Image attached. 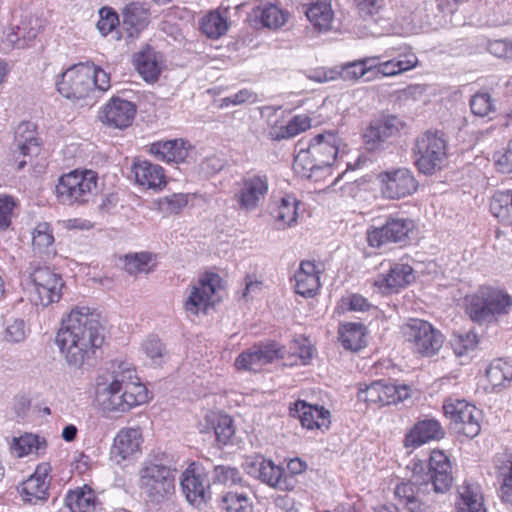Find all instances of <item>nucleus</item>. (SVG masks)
Here are the masks:
<instances>
[{
	"label": "nucleus",
	"instance_id": "obj_1",
	"mask_svg": "<svg viewBox=\"0 0 512 512\" xmlns=\"http://www.w3.org/2000/svg\"><path fill=\"white\" fill-rule=\"evenodd\" d=\"M104 342L99 314L88 307H75L62 319L55 343L71 368L80 369L93 358Z\"/></svg>",
	"mask_w": 512,
	"mask_h": 512
},
{
	"label": "nucleus",
	"instance_id": "obj_2",
	"mask_svg": "<svg viewBox=\"0 0 512 512\" xmlns=\"http://www.w3.org/2000/svg\"><path fill=\"white\" fill-rule=\"evenodd\" d=\"M453 477L448 457L440 452H432L426 478L422 481L417 476L408 482H402L395 488V496L399 503L409 512H432L431 506L423 501L422 494L431 484L436 493H444L451 487Z\"/></svg>",
	"mask_w": 512,
	"mask_h": 512
},
{
	"label": "nucleus",
	"instance_id": "obj_3",
	"mask_svg": "<svg viewBox=\"0 0 512 512\" xmlns=\"http://www.w3.org/2000/svg\"><path fill=\"white\" fill-rule=\"evenodd\" d=\"M176 472L172 456L165 453L145 461L139 470L141 494L152 504L168 501L175 493Z\"/></svg>",
	"mask_w": 512,
	"mask_h": 512
},
{
	"label": "nucleus",
	"instance_id": "obj_4",
	"mask_svg": "<svg viewBox=\"0 0 512 512\" xmlns=\"http://www.w3.org/2000/svg\"><path fill=\"white\" fill-rule=\"evenodd\" d=\"M340 138L333 132L316 135L307 148L298 144L299 151L295 156L294 165L301 167L308 178L320 170L330 168L336 160Z\"/></svg>",
	"mask_w": 512,
	"mask_h": 512
},
{
	"label": "nucleus",
	"instance_id": "obj_5",
	"mask_svg": "<svg viewBox=\"0 0 512 512\" xmlns=\"http://www.w3.org/2000/svg\"><path fill=\"white\" fill-rule=\"evenodd\" d=\"M413 154L418 170L431 175L442 168L447 155V142L443 133L426 131L414 143Z\"/></svg>",
	"mask_w": 512,
	"mask_h": 512
},
{
	"label": "nucleus",
	"instance_id": "obj_6",
	"mask_svg": "<svg viewBox=\"0 0 512 512\" xmlns=\"http://www.w3.org/2000/svg\"><path fill=\"white\" fill-rule=\"evenodd\" d=\"M511 305L509 295L491 288H483L472 296L467 312L474 322L491 323L496 321L498 316L507 314Z\"/></svg>",
	"mask_w": 512,
	"mask_h": 512
},
{
	"label": "nucleus",
	"instance_id": "obj_7",
	"mask_svg": "<svg viewBox=\"0 0 512 512\" xmlns=\"http://www.w3.org/2000/svg\"><path fill=\"white\" fill-rule=\"evenodd\" d=\"M97 186L96 174L92 171H72L59 178L56 194L64 204L85 203L93 196Z\"/></svg>",
	"mask_w": 512,
	"mask_h": 512
},
{
	"label": "nucleus",
	"instance_id": "obj_8",
	"mask_svg": "<svg viewBox=\"0 0 512 512\" xmlns=\"http://www.w3.org/2000/svg\"><path fill=\"white\" fill-rule=\"evenodd\" d=\"M402 333L413 352L422 356H433L442 347L444 337L427 321L410 319L402 327Z\"/></svg>",
	"mask_w": 512,
	"mask_h": 512
},
{
	"label": "nucleus",
	"instance_id": "obj_9",
	"mask_svg": "<svg viewBox=\"0 0 512 512\" xmlns=\"http://www.w3.org/2000/svg\"><path fill=\"white\" fill-rule=\"evenodd\" d=\"M92 71L88 63H79L69 67L57 81V90L70 100L86 99L93 93Z\"/></svg>",
	"mask_w": 512,
	"mask_h": 512
},
{
	"label": "nucleus",
	"instance_id": "obj_10",
	"mask_svg": "<svg viewBox=\"0 0 512 512\" xmlns=\"http://www.w3.org/2000/svg\"><path fill=\"white\" fill-rule=\"evenodd\" d=\"M100 386L98 383L97 401L105 413H125L149 400L148 394H134L111 384Z\"/></svg>",
	"mask_w": 512,
	"mask_h": 512
},
{
	"label": "nucleus",
	"instance_id": "obj_11",
	"mask_svg": "<svg viewBox=\"0 0 512 512\" xmlns=\"http://www.w3.org/2000/svg\"><path fill=\"white\" fill-rule=\"evenodd\" d=\"M269 190V182L266 174L247 173L239 183V189L233 195L239 210L244 212L255 211L265 199Z\"/></svg>",
	"mask_w": 512,
	"mask_h": 512
},
{
	"label": "nucleus",
	"instance_id": "obj_12",
	"mask_svg": "<svg viewBox=\"0 0 512 512\" xmlns=\"http://www.w3.org/2000/svg\"><path fill=\"white\" fill-rule=\"evenodd\" d=\"M443 409L445 416L455 424L457 432L468 438H474L480 433V411L474 405L465 400L449 399L445 401Z\"/></svg>",
	"mask_w": 512,
	"mask_h": 512
},
{
	"label": "nucleus",
	"instance_id": "obj_13",
	"mask_svg": "<svg viewBox=\"0 0 512 512\" xmlns=\"http://www.w3.org/2000/svg\"><path fill=\"white\" fill-rule=\"evenodd\" d=\"M220 277L215 273H206L190 286L189 294L184 301V309L198 315L206 313L210 305H214V295L220 286Z\"/></svg>",
	"mask_w": 512,
	"mask_h": 512
},
{
	"label": "nucleus",
	"instance_id": "obj_14",
	"mask_svg": "<svg viewBox=\"0 0 512 512\" xmlns=\"http://www.w3.org/2000/svg\"><path fill=\"white\" fill-rule=\"evenodd\" d=\"M30 278L35 287L36 304L48 306L61 299L64 282L62 277L49 267H34L30 272Z\"/></svg>",
	"mask_w": 512,
	"mask_h": 512
},
{
	"label": "nucleus",
	"instance_id": "obj_15",
	"mask_svg": "<svg viewBox=\"0 0 512 512\" xmlns=\"http://www.w3.org/2000/svg\"><path fill=\"white\" fill-rule=\"evenodd\" d=\"M247 473L268 486L280 490H292L294 488L293 477L286 474L283 467L273 461L258 457L247 462Z\"/></svg>",
	"mask_w": 512,
	"mask_h": 512
},
{
	"label": "nucleus",
	"instance_id": "obj_16",
	"mask_svg": "<svg viewBox=\"0 0 512 512\" xmlns=\"http://www.w3.org/2000/svg\"><path fill=\"white\" fill-rule=\"evenodd\" d=\"M382 193L389 199H400L412 195L418 189V181L407 168L393 169L379 174Z\"/></svg>",
	"mask_w": 512,
	"mask_h": 512
},
{
	"label": "nucleus",
	"instance_id": "obj_17",
	"mask_svg": "<svg viewBox=\"0 0 512 512\" xmlns=\"http://www.w3.org/2000/svg\"><path fill=\"white\" fill-rule=\"evenodd\" d=\"M413 229L414 222L411 219L390 217L383 226L368 231L367 241L371 247L377 248L388 243H401Z\"/></svg>",
	"mask_w": 512,
	"mask_h": 512
},
{
	"label": "nucleus",
	"instance_id": "obj_18",
	"mask_svg": "<svg viewBox=\"0 0 512 512\" xmlns=\"http://www.w3.org/2000/svg\"><path fill=\"white\" fill-rule=\"evenodd\" d=\"M181 488L189 503L201 506L210 499V484L207 475L192 463L182 474Z\"/></svg>",
	"mask_w": 512,
	"mask_h": 512
},
{
	"label": "nucleus",
	"instance_id": "obj_19",
	"mask_svg": "<svg viewBox=\"0 0 512 512\" xmlns=\"http://www.w3.org/2000/svg\"><path fill=\"white\" fill-rule=\"evenodd\" d=\"M135 114L132 102L113 97L100 111L99 120L108 127L123 129L131 125Z\"/></svg>",
	"mask_w": 512,
	"mask_h": 512
},
{
	"label": "nucleus",
	"instance_id": "obj_20",
	"mask_svg": "<svg viewBox=\"0 0 512 512\" xmlns=\"http://www.w3.org/2000/svg\"><path fill=\"white\" fill-rule=\"evenodd\" d=\"M14 158L17 169L21 170L27 164L26 158L37 155L40 151V143L36 137L35 125L31 122H21L15 130Z\"/></svg>",
	"mask_w": 512,
	"mask_h": 512
},
{
	"label": "nucleus",
	"instance_id": "obj_21",
	"mask_svg": "<svg viewBox=\"0 0 512 512\" xmlns=\"http://www.w3.org/2000/svg\"><path fill=\"white\" fill-rule=\"evenodd\" d=\"M402 127V121L394 115L383 116L372 121L363 135L367 149H377L388 138L396 135Z\"/></svg>",
	"mask_w": 512,
	"mask_h": 512
},
{
	"label": "nucleus",
	"instance_id": "obj_22",
	"mask_svg": "<svg viewBox=\"0 0 512 512\" xmlns=\"http://www.w3.org/2000/svg\"><path fill=\"white\" fill-rule=\"evenodd\" d=\"M44 24L45 21L37 16L25 17L19 25L9 30L6 34L5 42L10 48L23 49L37 37Z\"/></svg>",
	"mask_w": 512,
	"mask_h": 512
},
{
	"label": "nucleus",
	"instance_id": "obj_23",
	"mask_svg": "<svg viewBox=\"0 0 512 512\" xmlns=\"http://www.w3.org/2000/svg\"><path fill=\"white\" fill-rule=\"evenodd\" d=\"M445 431L435 419H424L414 424L411 430L405 435L404 446L416 448L430 441L444 438Z\"/></svg>",
	"mask_w": 512,
	"mask_h": 512
},
{
	"label": "nucleus",
	"instance_id": "obj_24",
	"mask_svg": "<svg viewBox=\"0 0 512 512\" xmlns=\"http://www.w3.org/2000/svg\"><path fill=\"white\" fill-rule=\"evenodd\" d=\"M142 434L139 428H123L114 438L111 457L120 463L129 459L140 450Z\"/></svg>",
	"mask_w": 512,
	"mask_h": 512
},
{
	"label": "nucleus",
	"instance_id": "obj_25",
	"mask_svg": "<svg viewBox=\"0 0 512 512\" xmlns=\"http://www.w3.org/2000/svg\"><path fill=\"white\" fill-rule=\"evenodd\" d=\"M319 266L314 261L305 260L295 274L296 292L305 297H312L320 288Z\"/></svg>",
	"mask_w": 512,
	"mask_h": 512
},
{
	"label": "nucleus",
	"instance_id": "obj_26",
	"mask_svg": "<svg viewBox=\"0 0 512 512\" xmlns=\"http://www.w3.org/2000/svg\"><path fill=\"white\" fill-rule=\"evenodd\" d=\"M161 56L150 46H146L134 55V65L146 82H154L161 73Z\"/></svg>",
	"mask_w": 512,
	"mask_h": 512
},
{
	"label": "nucleus",
	"instance_id": "obj_27",
	"mask_svg": "<svg viewBox=\"0 0 512 512\" xmlns=\"http://www.w3.org/2000/svg\"><path fill=\"white\" fill-rule=\"evenodd\" d=\"M295 413L303 427L308 429L328 427L330 412L324 407L307 404L298 400L295 404Z\"/></svg>",
	"mask_w": 512,
	"mask_h": 512
},
{
	"label": "nucleus",
	"instance_id": "obj_28",
	"mask_svg": "<svg viewBox=\"0 0 512 512\" xmlns=\"http://www.w3.org/2000/svg\"><path fill=\"white\" fill-rule=\"evenodd\" d=\"M417 63L418 59L413 53L400 55L398 58L374 65V72L372 73V76L366 77V81L401 74L416 67Z\"/></svg>",
	"mask_w": 512,
	"mask_h": 512
},
{
	"label": "nucleus",
	"instance_id": "obj_29",
	"mask_svg": "<svg viewBox=\"0 0 512 512\" xmlns=\"http://www.w3.org/2000/svg\"><path fill=\"white\" fill-rule=\"evenodd\" d=\"M111 385L130 390L134 394H148L146 387L140 382L135 369L127 362H119L112 370Z\"/></svg>",
	"mask_w": 512,
	"mask_h": 512
},
{
	"label": "nucleus",
	"instance_id": "obj_30",
	"mask_svg": "<svg viewBox=\"0 0 512 512\" xmlns=\"http://www.w3.org/2000/svg\"><path fill=\"white\" fill-rule=\"evenodd\" d=\"M304 13L313 25L320 31H329L332 28L334 13L328 0H317L305 6Z\"/></svg>",
	"mask_w": 512,
	"mask_h": 512
},
{
	"label": "nucleus",
	"instance_id": "obj_31",
	"mask_svg": "<svg viewBox=\"0 0 512 512\" xmlns=\"http://www.w3.org/2000/svg\"><path fill=\"white\" fill-rule=\"evenodd\" d=\"M311 127V119L306 115H296L287 124L271 125L267 137L272 141H281L295 137Z\"/></svg>",
	"mask_w": 512,
	"mask_h": 512
},
{
	"label": "nucleus",
	"instance_id": "obj_32",
	"mask_svg": "<svg viewBox=\"0 0 512 512\" xmlns=\"http://www.w3.org/2000/svg\"><path fill=\"white\" fill-rule=\"evenodd\" d=\"M151 152L159 159L167 162L183 163L189 154L187 142L182 139L154 143Z\"/></svg>",
	"mask_w": 512,
	"mask_h": 512
},
{
	"label": "nucleus",
	"instance_id": "obj_33",
	"mask_svg": "<svg viewBox=\"0 0 512 512\" xmlns=\"http://www.w3.org/2000/svg\"><path fill=\"white\" fill-rule=\"evenodd\" d=\"M136 182L147 188H160L165 184V175L161 166L148 161H138L133 165Z\"/></svg>",
	"mask_w": 512,
	"mask_h": 512
},
{
	"label": "nucleus",
	"instance_id": "obj_34",
	"mask_svg": "<svg viewBox=\"0 0 512 512\" xmlns=\"http://www.w3.org/2000/svg\"><path fill=\"white\" fill-rule=\"evenodd\" d=\"M414 280L413 269L407 264H394L386 275H382L376 281L380 287L397 289L410 284Z\"/></svg>",
	"mask_w": 512,
	"mask_h": 512
},
{
	"label": "nucleus",
	"instance_id": "obj_35",
	"mask_svg": "<svg viewBox=\"0 0 512 512\" xmlns=\"http://www.w3.org/2000/svg\"><path fill=\"white\" fill-rule=\"evenodd\" d=\"M459 494L458 512H486L478 485L465 482L460 487Z\"/></svg>",
	"mask_w": 512,
	"mask_h": 512
},
{
	"label": "nucleus",
	"instance_id": "obj_36",
	"mask_svg": "<svg viewBox=\"0 0 512 512\" xmlns=\"http://www.w3.org/2000/svg\"><path fill=\"white\" fill-rule=\"evenodd\" d=\"M18 458L28 454H40L47 448V441L44 438L32 433H25L20 437H14L10 446Z\"/></svg>",
	"mask_w": 512,
	"mask_h": 512
},
{
	"label": "nucleus",
	"instance_id": "obj_37",
	"mask_svg": "<svg viewBox=\"0 0 512 512\" xmlns=\"http://www.w3.org/2000/svg\"><path fill=\"white\" fill-rule=\"evenodd\" d=\"M492 215L504 225L512 224V190L496 191L490 200Z\"/></svg>",
	"mask_w": 512,
	"mask_h": 512
},
{
	"label": "nucleus",
	"instance_id": "obj_38",
	"mask_svg": "<svg viewBox=\"0 0 512 512\" xmlns=\"http://www.w3.org/2000/svg\"><path fill=\"white\" fill-rule=\"evenodd\" d=\"M339 341L351 351H359L365 346V327L360 323L344 324L339 330Z\"/></svg>",
	"mask_w": 512,
	"mask_h": 512
},
{
	"label": "nucleus",
	"instance_id": "obj_39",
	"mask_svg": "<svg viewBox=\"0 0 512 512\" xmlns=\"http://www.w3.org/2000/svg\"><path fill=\"white\" fill-rule=\"evenodd\" d=\"M206 421L211 425L218 443L226 445L235 433L233 420L230 416L218 413H210Z\"/></svg>",
	"mask_w": 512,
	"mask_h": 512
},
{
	"label": "nucleus",
	"instance_id": "obj_40",
	"mask_svg": "<svg viewBox=\"0 0 512 512\" xmlns=\"http://www.w3.org/2000/svg\"><path fill=\"white\" fill-rule=\"evenodd\" d=\"M299 202L292 195L281 198L280 204L272 211V215L280 228L291 226L297 220V206Z\"/></svg>",
	"mask_w": 512,
	"mask_h": 512
},
{
	"label": "nucleus",
	"instance_id": "obj_41",
	"mask_svg": "<svg viewBox=\"0 0 512 512\" xmlns=\"http://www.w3.org/2000/svg\"><path fill=\"white\" fill-rule=\"evenodd\" d=\"M19 491L23 500L32 504H36L38 501H46L49 496L48 483L32 476L21 483Z\"/></svg>",
	"mask_w": 512,
	"mask_h": 512
},
{
	"label": "nucleus",
	"instance_id": "obj_42",
	"mask_svg": "<svg viewBox=\"0 0 512 512\" xmlns=\"http://www.w3.org/2000/svg\"><path fill=\"white\" fill-rule=\"evenodd\" d=\"M65 501L71 512H92L95 509V496L91 489L70 491Z\"/></svg>",
	"mask_w": 512,
	"mask_h": 512
},
{
	"label": "nucleus",
	"instance_id": "obj_43",
	"mask_svg": "<svg viewBox=\"0 0 512 512\" xmlns=\"http://www.w3.org/2000/svg\"><path fill=\"white\" fill-rule=\"evenodd\" d=\"M380 406L399 403L409 397V388L406 385H397L387 380H378Z\"/></svg>",
	"mask_w": 512,
	"mask_h": 512
},
{
	"label": "nucleus",
	"instance_id": "obj_44",
	"mask_svg": "<svg viewBox=\"0 0 512 512\" xmlns=\"http://www.w3.org/2000/svg\"><path fill=\"white\" fill-rule=\"evenodd\" d=\"M377 58H364L344 64L341 70L338 71V78L344 80H358L364 76H372L374 72V65H368L374 62Z\"/></svg>",
	"mask_w": 512,
	"mask_h": 512
},
{
	"label": "nucleus",
	"instance_id": "obj_45",
	"mask_svg": "<svg viewBox=\"0 0 512 512\" xmlns=\"http://www.w3.org/2000/svg\"><path fill=\"white\" fill-rule=\"evenodd\" d=\"M123 24L136 32L142 30L149 20L148 10L139 3H130L123 9Z\"/></svg>",
	"mask_w": 512,
	"mask_h": 512
},
{
	"label": "nucleus",
	"instance_id": "obj_46",
	"mask_svg": "<svg viewBox=\"0 0 512 512\" xmlns=\"http://www.w3.org/2000/svg\"><path fill=\"white\" fill-rule=\"evenodd\" d=\"M201 30L207 37L217 39L227 32V19L218 11H212L202 18Z\"/></svg>",
	"mask_w": 512,
	"mask_h": 512
},
{
	"label": "nucleus",
	"instance_id": "obj_47",
	"mask_svg": "<svg viewBox=\"0 0 512 512\" xmlns=\"http://www.w3.org/2000/svg\"><path fill=\"white\" fill-rule=\"evenodd\" d=\"M219 508L223 512H252V505L247 496L235 492H228L221 496Z\"/></svg>",
	"mask_w": 512,
	"mask_h": 512
},
{
	"label": "nucleus",
	"instance_id": "obj_48",
	"mask_svg": "<svg viewBox=\"0 0 512 512\" xmlns=\"http://www.w3.org/2000/svg\"><path fill=\"white\" fill-rule=\"evenodd\" d=\"M487 377L494 384H502L503 381L512 380V362L498 359L491 363L487 369Z\"/></svg>",
	"mask_w": 512,
	"mask_h": 512
},
{
	"label": "nucleus",
	"instance_id": "obj_49",
	"mask_svg": "<svg viewBox=\"0 0 512 512\" xmlns=\"http://www.w3.org/2000/svg\"><path fill=\"white\" fill-rule=\"evenodd\" d=\"M262 363L268 364L285 357V349L275 341L260 342L253 345Z\"/></svg>",
	"mask_w": 512,
	"mask_h": 512
},
{
	"label": "nucleus",
	"instance_id": "obj_50",
	"mask_svg": "<svg viewBox=\"0 0 512 512\" xmlns=\"http://www.w3.org/2000/svg\"><path fill=\"white\" fill-rule=\"evenodd\" d=\"M471 112L479 117H486L495 111L494 101L489 93L478 92L470 99Z\"/></svg>",
	"mask_w": 512,
	"mask_h": 512
},
{
	"label": "nucleus",
	"instance_id": "obj_51",
	"mask_svg": "<svg viewBox=\"0 0 512 512\" xmlns=\"http://www.w3.org/2000/svg\"><path fill=\"white\" fill-rule=\"evenodd\" d=\"M187 204L188 195L183 193H173L159 200L160 209L170 214L180 213Z\"/></svg>",
	"mask_w": 512,
	"mask_h": 512
},
{
	"label": "nucleus",
	"instance_id": "obj_52",
	"mask_svg": "<svg viewBox=\"0 0 512 512\" xmlns=\"http://www.w3.org/2000/svg\"><path fill=\"white\" fill-rule=\"evenodd\" d=\"M261 23L268 28H279L284 25L286 18L282 10L276 5H266L260 14Z\"/></svg>",
	"mask_w": 512,
	"mask_h": 512
},
{
	"label": "nucleus",
	"instance_id": "obj_53",
	"mask_svg": "<svg viewBox=\"0 0 512 512\" xmlns=\"http://www.w3.org/2000/svg\"><path fill=\"white\" fill-rule=\"evenodd\" d=\"M264 364L259 358L257 351L252 346L243 351L235 360V366L239 370L258 371Z\"/></svg>",
	"mask_w": 512,
	"mask_h": 512
},
{
	"label": "nucleus",
	"instance_id": "obj_54",
	"mask_svg": "<svg viewBox=\"0 0 512 512\" xmlns=\"http://www.w3.org/2000/svg\"><path fill=\"white\" fill-rule=\"evenodd\" d=\"M477 343V335L473 331H469L455 335L452 346L454 353L457 356H462L468 351L473 350Z\"/></svg>",
	"mask_w": 512,
	"mask_h": 512
},
{
	"label": "nucleus",
	"instance_id": "obj_55",
	"mask_svg": "<svg viewBox=\"0 0 512 512\" xmlns=\"http://www.w3.org/2000/svg\"><path fill=\"white\" fill-rule=\"evenodd\" d=\"M213 480L222 484H237L241 481V476L235 467L218 465L214 467Z\"/></svg>",
	"mask_w": 512,
	"mask_h": 512
},
{
	"label": "nucleus",
	"instance_id": "obj_56",
	"mask_svg": "<svg viewBox=\"0 0 512 512\" xmlns=\"http://www.w3.org/2000/svg\"><path fill=\"white\" fill-rule=\"evenodd\" d=\"M54 237L48 223H39L33 232L32 245L35 249L42 250L50 246Z\"/></svg>",
	"mask_w": 512,
	"mask_h": 512
},
{
	"label": "nucleus",
	"instance_id": "obj_57",
	"mask_svg": "<svg viewBox=\"0 0 512 512\" xmlns=\"http://www.w3.org/2000/svg\"><path fill=\"white\" fill-rule=\"evenodd\" d=\"M100 19L97 22V29L102 35L110 33L115 26L119 23V18L116 12L111 8L103 7L99 10Z\"/></svg>",
	"mask_w": 512,
	"mask_h": 512
},
{
	"label": "nucleus",
	"instance_id": "obj_58",
	"mask_svg": "<svg viewBox=\"0 0 512 512\" xmlns=\"http://www.w3.org/2000/svg\"><path fill=\"white\" fill-rule=\"evenodd\" d=\"M151 261L149 253H139L133 256H127L125 262V269L129 274H137L139 272L147 271V266Z\"/></svg>",
	"mask_w": 512,
	"mask_h": 512
},
{
	"label": "nucleus",
	"instance_id": "obj_59",
	"mask_svg": "<svg viewBox=\"0 0 512 512\" xmlns=\"http://www.w3.org/2000/svg\"><path fill=\"white\" fill-rule=\"evenodd\" d=\"M26 337L25 323L23 320L15 319L8 323L3 338L7 342L19 343Z\"/></svg>",
	"mask_w": 512,
	"mask_h": 512
},
{
	"label": "nucleus",
	"instance_id": "obj_60",
	"mask_svg": "<svg viewBox=\"0 0 512 512\" xmlns=\"http://www.w3.org/2000/svg\"><path fill=\"white\" fill-rule=\"evenodd\" d=\"M143 349L153 363L160 365L164 356V346L159 338L150 336L144 343Z\"/></svg>",
	"mask_w": 512,
	"mask_h": 512
},
{
	"label": "nucleus",
	"instance_id": "obj_61",
	"mask_svg": "<svg viewBox=\"0 0 512 512\" xmlns=\"http://www.w3.org/2000/svg\"><path fill=\"white\" fill-rule=\"evenodd\" d=\"M88 67L92 71L91 80L93 81V91H106L110 88V75L103 69L95 67L93 64L88 63Z\"/></svg>",
	"mask_w": 512,
	"mask_h": 512
},
{
	"label": "nucleus",
	"instance_id": "obj_62",
	"mask_svg": "<svg viewBox=\"0 0 512 512\" xmlns=\"http://www.w3.org/2000/svg\"><path fill=\"white\" fill-rule=\"evenodd\" d=\"M379 389L378 381L365 385L364 388L360 387L358 391V399L360 401L380 406L381 396L379 395Z\"/></svg>",
	"mask_w": 512,
	"mask_h": 512
},
{
	"label": "nucleus",
	"instance_id": "obj_63",
	"mask_svg": "<svg viewBox=\"0 0 512 512\" xmlns=\"http://www.w3.org/2000/svg\"><path fill=\"white\" fill-rule=\"evenodd\" d=\"M15 206L12 197H0V228L6 229L11 223V214Z\"/></svg>",
	"mask_w": 512,
	"mask_h": 512
},
{
	"label": "nucleus",
	"instance_id": "obj_64",
	"mask_svg": "<svg viewBox=\"0 0 512 512\" xmlns=\"http://www.w3.org/2000/svg\"><path fill=\"white\" fill-rule=\"evenodd\" d=\"M354 2L362 16H373L384 6V0H354Z\"/></svg>",
	"mask_w": 512,
	"mask_h": 512
}]
</instances>
